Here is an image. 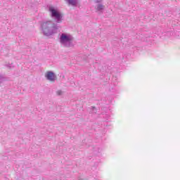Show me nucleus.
<instances>
[{
  "label": "nucleus",
  "mask_w": 180,
  "mask_h": 180,
  "mask_svg": "<svg viewBox=\"0 0 180 180\" xmlns=\"http://www.w3.org/2000/svg\"><path fill=\"white\" fill-rule=\"evenodd\" d=\"M6 66L8 68H13V63H9V64L6 65Z\"/></svg>",
  "instance_id": "obj_9"
},
{
  "label": "nucleus",
  "mask_w": 180,
  "mask_h": 180,
  "mask_svg": "<svg viewBox=\"0 0 180 180\" xmlns=\"http://www.w3.org/2000/svg\"><path fill=\"white\" fill-rule=\"evenodd\" d=\"M6 81V77L5 76L0 74V84H4Z\"/></svg>",
  "instance_id": "obj_7"
},
{
  "label": "nucleus",
  "mask_w": 180,
  "mask_h": 180,
  "mask_svg": "<svg viewBox=\"0 0 180 180\" xmlns=\"http://www.w3.org/2000/svg\"><path fill=\"white\" fill-rule=\"evenodd\" d=\"M95 9L96 12H99V13H103V9H105V6L102 4H98L95 6Z\"/></svg>",
  "instance_id": "obj_5"
},
{
  "label": "nucleus",
  "mask_w": 180,
  "mask_h": 180,
  "mask_svg": "<svg viewBox=\"0 0 180 180\" xmlns=\"http://www.w3.org/2000/svg\"><path fill=\"white\" fill-rule=\"evenodd\" d=\"M48 9L51 19H53L56 23H63V20H64V15L61 11L57 8V7L49 6Z\"/></svg>",
  "instance_id": "obj_2"
},
{
  "label": "nucleus",
  "mask_w": 180,
  "mask_h": 180,
  "mask_svg": "<svg viewBox=\"0 0 180 180\" xmlns=\"http://www.w3.org/2000/svg\"><path fill=\"white\" fill-rule=\"evenodd\" d=\"M69 5H72V6H77L78 5V0H67Z\"/></svg>",
  "instance_id": "obj_6"
},
{
  "label": "nucleus",
  "mask_w": 180,
  "mask_h": 180,
  "mask_svg": "<svg viewBox=\"0 0 180 180\" xmlns=\"http://www.w3.org/2000/svg\"><path fill=\"white\" fill-rule=\"evenodd\" d=\"M74 37L71 34L62 33L59 38V41L63 47H74Z\"/></svg>",
  "instance_id": "obj_3"
},
{
  "label": "nucleus",
  "mask_w": 180,
  "mask_h": 180,
  "mask_svg": "<svg viewBox=\"0 0 180 180\" xmlns=\"http://www.w3.org/2000/svg\"><path fill=\"white\" fill-rule=\"evenodd\" d=\"M45 78L51 82H54L57 80V75L53 71H48L45 73Z\"/></svg>",
  "instance_id": "obj_4"
},
{
  "label": "nucleus",
  "mask_w": 180,
  "mask_h": 180,
  "mask_svg": "<svg viewBox=\"0 0 180 180\" xmlns=\"http://www.w3.org/2000/svg\"><path fill=\"white\" fill-rule=\"evenodd\" d=\"M41 30L44 36H53L58 31V25L51 20L41 23Z\"/></svg>",
  "instance_id": "obj_1"
},
{
  "label": "nucleus",
  "mask_w": 180,
  "mask_h": 180,
  "mask_svg": "<svg viewBox=\"0 0 180 180\" xmlns=\"http://www.w3.org/2000/svg\"><path fill=\"white\" fill-rule=\"evenodd\" d=\"M63 94H64V91H63L62 90L56 91V95L58 96H61Z\"/></svg>",
  "instance_id": "obj_8"
},
{
  "label": "nucleus",
  "mask_w": 180,
  "mask_h": 180,
  "mask_svg": "<svg viewBox=\"0 0 180 180\" xmlns=\"http://www.w3.org/2000/svg\"><path fill=\"white\" fill-rule=\"evenodd\" d=\"M101 2H102V0H95V4H97V5L98 4H102Z\"/></svg>",
  "instance_id": "obj_10"
}]
</instances>
